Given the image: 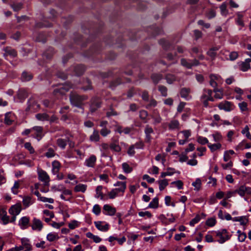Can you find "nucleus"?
<instances>
[{"label":"nucleus","mask_w":251,"mask_h":251,"mask_svg":"<svg viewBox=\"0 0 251 251\" xmlns=\"http://www.w3.org/2000/svg\"><path fill=\"white\" fill-rule=\"evenodd\" d=\"M218 107L220 109H223L226 111H230L233 109L232 103L227 101L220 103Z\"/></svg>","instance_id":"obj_8"},{"label":"nucleus","mask_w":251,"mask_h":251,"mask_svg":"<svg viewBox=\"0 0 251 251\" xmlns=\"http://www.w3.org/2000/svg\"><path fill=\"white\" fill-rule=\"evenodd\" d=\"M36 118L39 120L45 121L49 120V116L46 113H39L36 115Z\"/></svg>","instance_id":"obj_36"},{"label":"nucleus","mask_w":251,"mask_h":251,"mask_svg":"<svg viewBox=\"0 0 251 251\" xmlns=\"http://www.w3.org/2000/svg\"><path fill=\"white\" fill-rule=\"evenodd\" d=\"M87 99V97L86 96H81L75 94H71L70 96L71 103L78 107H80L83 104V101Z\"/></svg>","instance_id":"obj_1"},{"label":"nucleus","mask_w":251,"mask_h":251,"mask_svg":"<svg viewBox=\"0 0 251 251\" xmlns=\"http://www.w3.org/2000/svg\"><path fill=\"white\" fill-rule=\"evenodd\" d=\"M159 43L165 49H167L170 46V43L164 39L160 40Z\"/></svg>","instance_id":"obj_53"},{"label":"nucleus","mask_w":251,"mask_h":251,"mask_svg":"<svg viewBox=\"0 0 251 251\" xmlns=\"http://www.w3.org/2000/svg\"><path fill=\"white\" fill-rule=\"evenodd\" d=\"M251 62V58L246 59L245 61L241 62L239 65L240 70L245 72L250 68V62Z\"/></svg>","instance_id":"obj_10"},{"label":"nucleus","mask_w":251,"mask_h":251,"mask_svg":"<svg viewBox=\"0 0 251 251\" xmlns=\"http://www.w3.org/2000/svg\"><path fill=\"white\" fill-rule=\"evenodd\" d=\"M219 76L216 75H210V84L213 87H216L217 86V83L215 81V80H217Z\"/></svg>","instance_id":"obj_25"},{"label":"nucleus","mask_w":251,"mask_h":251,"mask_svg":"<svg viewBox=\"0 0 251 251\" xmlns=\"http://www.w3.org/2000/svg\"><path fill=\"white\" fill-rule=\"evenodd\" d=\"M12 114L11 113H7L5 115V123L8 125H10L12 124L13 120L11 119Z\"/></svg>","instance_id":"obj_35"},{"label":"nucleus","mask_w":251,"mask_h":251,"mask_svg":"<svg viewBox=\"0 0 251 251\" xmlns=\"http://www.w3.org/2000/svg\"><path fill=\"white\" fill-rule=\"evenodd\" d=\"M101 101L98 98H94L92 99L90 105V111L91 113L95 112L100 107Z\"/></svg>","instance_id":"obj_6"},{"label":"nucleus","mask_w":251,"mask_h":251,"mask_svg":"<svg viewBox=\"0 0 251 251\" xmlns=\"http://www.w3.org/2000/svg\"><path fill=\"white\" fill-rule=\"evenodd\" d=\"M122 167L123 169L124 170V172L126 173H129L132 171V168H131L129 165L126 163H124L122 164Z\"/></svg>","instance_id":"obj_41"},{"label":"nucleus","mask_w":251,"mask_h":251,"mask_svg":"<svg viewBox=\"0 0 251 251\" xmlns=\"http://www.w3.org/2000/svg\"><path fill=\"white\" fill-rule=\"evenodd\" d=\"M102 189V187L101 186H98L96 188V196L97 198L100 197L101 199H103V196L102 195L101 190Z\"/></svg>","instance_id":"obj_40"},{"label":"nucleus","mask_w":251,"mask_h":251,"mask_svg":"<svg viewBox=\"0 0 251 251\" xmlns=\"http://www.w3.org/2000/svg\"><path fill=\"white\" fill-rule=\"evenodd\" d=\"M19 187L20 182L19 181H15L13 187L12 188V191L14 194H17L18 193L17 189L19 188Z\"/></svg>","instance_id":"obj_51"},{"label":"nucleus","mask_w":251,"mask_h":251,"mask_svg":"<svg viewBox=\"0 0 251 251\" xmlns=\"http://www.w3.org/2000/svg\"><path fill=\"white\" fill-rule=\"evenodd\" d=\"M221 13L223 16H226L228 14V10L226 9V5L225 3H223L220 6Z\"/></svg>","instance_id":"obj_34"},{"label":"nucleus","mask_w":251,"mask_h":251,"mask_svg":"<svg viewBox=\"0 0 251 251\" xmlns=\"http://www.w3.org/2000/svg\"><path fill=\"white\" fill-rule=\"evenodd\" d=\"M71 86H69L68 87L62 86L60 87L59 89H55L53 93L55 95H56L57 93H59L60 94H63L64 93L65 91H67L69 90L70 88H71Z\"/></svg>","instance_id":"obj_24"},{"label":"nucleus","mask_w":251,"mask_h":251,"mask_svg":"<svg viewBox=\"0 0 251 251\" xmlns=\"http://www.w3.org/2000/svg\"><path fill=\"white\" fill-rule=\"evenodd\" d=\"M216 12L213 9L210 10L206 14L207 17L210 19L216 16Z\"/></svg>","instance_id":"obj_54"},{"label":"nucleus","mask_w":251,"mask_h":251,"mask_svg":"<svg viewBox=\"0 0 251 251\" xmlns=\"http://www.w3.org/2000/svg\"><path fill=\"white\" fill-rule=\"evenodd\" d=\"M31 227L33 230L40 231L43 227V224L40 220L35 218L33 219Z\"/></svg>","instance_id":"obj_9"},{"label":"nucleus","mask_w":251,"mask_h":251,"mask_svg":"<svg viewBox=\"0 0 251 251\" xmlns=\"http://www.w3.org/2000/svg\"><path fill=\"white\" fill-rule=\"evenodd\" d=\"M216 236L220 238V239L218 240V242L221 244L224 243L226 241L229 239L230 237V236L227 234V231L225 229L216 232Z\"/></svg>","instance_id":"obj_3"},{"label":"nucleus","mask_w":251,"mask_h":251,"mask_svg":"<svg viewBox=\"0 0 251 251\" xmlns=\"http://www.w3.org/2000/svg\"><path fill=\"white\" fill-rule=\"evenodd\" d=\"M145 132L146 134V139L148 142H150L151 139V134L153 132V129L151 127L147 126Z\"/></svg>","instance_id":"obj_23"},{"label":"nucleus","mask_w":251,"mask_h":251,"mask_svg":"<svg viewBox=\"0 0 251 251\" xmlns=\"http://www.w3.org/2000/svg\"><path fill=\"white\" fill-rule=\"evenodd\" d=\"M121 83H122V81L121 80V79L120 78H117L115 80L111 82V83H110V87L112 89H113L116 86H117V85H119Z\"/></svg>","instance_id":"obj_48"},{"label":"nucleus","mask_w":251,"mask_h":251,"mask_svg":"<svg viewBox=\"0 0 251 251\" xmlns=\"http://www.w3.org/2000/svg\"><path fill=\"white\" fill-rule=\"evenodd\" d=\"M29 222V219L27 217H24L21 219L19 222V225L21 228L23 229H25L27 227Z\"/></svg>","instance_id":"obj_19"},{"label":"nucleus","mask_w":251,"mask_h":251,"mask_svg":"<svg viewBox=\"0 0 251 251\" xmlns=\"http://www.w3.org/2000/svg\"><path fill=\"white\" fill-rule=\"evenodd\" d=\"M157 182L159 185V190L160 191H162L168 185V180L166 179L160 180Z\"/></svg>","instance_id":"obj_26"},{"label":"nucleus","mask_w":251,"mask_h":251,"mask_svg":"<svg viewBox=\"0 0 251 251\" xmlns=\"http://www.w3.org/2000/svg\"><path fill=\"white\" fill-rule=\"evenodd\" d=\"M165 78L169 84L173 83L176 79L174 75L170 74L166 75Z\"/></svg>","instance_id":"obj_32"},{"label":"nucleus","mask_w":251,"mask_h":251,"mask_svg":"<svg viewBox=\"0 0 251 251\" xmlns=\"http://www.w3.org/2000/svg\"><path fill=\"white\" fill-rule=\"evenodd\" d=\"M142 99L145 101H148L149 99V95L148 92L147 91H144L142 92V95H141Z\"/></svg>","instance_id":"obj_63"},{"label":"nucleus","mask_w":251,"mask_h":251,"mask_svg":"<svg viewBox=\"0 0 251 251\" xmlns=\"http://www.w3.org/2000/svg\"><path fill=\"white\" fill-rule=\"evenodd\" d=\"M181 64L182 66L186 67L187 68L191 69L192 68L190 60L187 61L186 59L182 58L181 59Z\"/></svg>","instance_id":"obj_37"},{"label":"nucleus","mask_w":251,"mask_h":251,"mask_svg":"<svg viewBox=\"0 0 251 251\" xmlns=\"http://www.w3.org/2000/svg\"><path fill=\"white\" fill-rule=\"evenodd\" d=\"M158 90L162 96L166 97L167 96V88L165 86L159 85L158 86Z\"/></svg>","instance_id":"obj_39"},{"label":"nucleus","mask_w":251,"mask_h":251,"mask_svg":"<svg viewBox=\"0 0 251 251\" xmlns=\"http://www.w3.org/2000/svg\"><path fill=\"white\" fill-rule=\"evenodd\" d=\"M219 47H214L210 48L207 52V54L212 59L214 60L217 55V51L219 50Z\"/></svg>","instance_id":"obj_14"},{"label":"nucleus","mask_w":251,"mask_h":251,"mask_svg":"<svg viewBox=\"0 0 251 251\" xmlns=\"http://www.w3.org/2000/svg\"><path fill=\"white\" fill-rule=\"evenodd\" d=\"M5 51L4 55H9L12 57H15L17 55V51L10 47H6L3 49Z\"/></svg>","instance_id":"obj_13"},{"label":"nucleus","mask_w":251,"mask_h":251,"mask_svg":"<svg viewBox=\"0 0 251 251\" xmlns=\"http://www.w3.org/2000/svg\"><path fill=\"white\" fill-rule=\"evenodd\" d=\"M33 78V75L29 72H24L22 75V80L23 81H27L31 80Z\"/></svg>","instance_id":"obj_20"},{"label":"nucleus","mask_w":251,"mask_h":251,"mask_svg":"<svg viewBox=\"0 0 251 251\" xmlns=\"http://www.w3.org/2000/svg\"><path fill=\"white\" fill-rule=\"evenodd\" d=\"M74 70L76 75H80L83 74L85 68L82 65H78L74 67Z\"/></svg>","instance_id":"obj_18"},{"label":"nucleus","mask_w":251,"mask_h":251,"mask_svg":"<svg viewBox=\"0 0 251 251\" xmlns=\"http://www.w3.org/2000/svg\"><path fill=\"white\" fill-rule=\"evenodd\" d=\"M100 139V136L99 131L97 130H94L93 134L90 136V140L92 142H98Z\"/></svg>","instance_id":"obj_22"},{"label":"nucleus","mask_w":251,"mask_h":251,"mask_svg":"<svg viewBox=\"0 0 251 251\" xmlns=\"http://www.w3.org/2000/svg\"><path fill=\"white\" fill-rule=\"evenodd\" d=\"M208 91H212L210 89H204L203 90V94L201 96V100L203 104V105L205 107H207L208 105V95L209 93L208 92Z\"/></svg>","instance_id":"obj_11"},{"label":"nucleus","mask_w":251,"mask_h":251,"mask_svg":"<svg viewBox=\"0 0 251 251\" xmlns=\"http://www.w3.org/2000/svg\"><path fill=\"white\" fill-rule=\"evenodd\" d=\"M179 126V122L177 120L172 121L169 124V128L172 129L178 128Z\"/></svg>","instance_id":"obj_38"},{"label":"nucleus","mask_w":251,"mask_h":251,"mask_svg":"<svg viewBox=\"0 0 251 251\" xmlns=\"http://www.w3.org/2000/svg\"><path fill=\"white\" fill-rule=\"evenodd\" d=\"M23 204L25 206H28L31 203V198L29 196L25 197L23 199Z\"/></svg>","instance_id":"obj_49"},{"label":"nucleus","mask_w":251,"mask_h":251,"mask_svg":"<svg viewBox=\"0 0 251 251\" xmlns=\"http://www.w3.org/2000/svg\"><path fill=\"white\" fill-rule=\"evenodd\" d=\"M47 238L49 241H53L55 239H58V237L57 234L55 233H49L48 234Z\"/></svg>","instance_id":"obj_45"},{"label":"nucleus","mask_w":251,"mask_h":251,"mask_svg":"<svg viewBox=\"0 0 251 251\" xmlns=\"http://www.w3.org/2000/svg\"><path fill=\"white\" fill-rule=\"evenodd\" d=\"M96 161V157L94 155H91L86 160V165L88 167H93Z\"/></svg>","instance_id":"obj_21"},{"label":"nucleus","mask_w":251,"mask_h":251,"mask_svg":"<svg viewBox=\"0 0 251 251\" xmlns=\"http://www.w3.org/2000/svg\"><path fill=\"white\" fill-rule=\"evenodd\" d=\"M103 210L107 212V214L110 216L114 215L116 212L115 208L112 207L108 204H105L103 206Z\"/></svg>","instance_id":"obj_17"},{"label":"nucleus","mask_w":251,"mask_h":251,"mask_svg":"<svg viewBox=\"0 0 251 251\" xmlns=\"http://www.w3.org/2000/svg\"><path fill=\"white\" fill-rule=\"evenodd\" d=\"M86 185L84 184H79L77 185L75 187V192H84L86 190Z\"/></svg>","instance_id":"obj_30"},{"label":"nucleus","mask_w":251,"mask_h":251,"mask_svg":"<svg viewBox=\"0 0 251 251\" xmlns=\"http://www.w3.org/2000/svg\"><path fill=\"white\" fill-rule=\"evenodd\" d=\"M25 147L31 153H32L34 152V150L32 147L31 145V144L29 142H26L25 144Z\"/></svg>","instance_id":"obj_61"},{"label":"nucleus","mask_w":251,"mask_h":251,"mask_svg":"<svg viewBox=\"0 0 251 251\" xmlns=\"http://www.w3.org/2000/svg\"><path fill=\"white\" fill-rule=\"evenodd\" d=\"M121 185V188L113 189L108 193L110 199H113L116 197L118 192H124L126 189V182L118 181L114 184V186Z\"/></svg>","instance_id":"obj_2"},{"label":"nucleus","mask_w":251,"mask_h":251,"mask_svg":"<svg viewBox=\"0 0 251 251\" xmlns=\"http://www.w3.org/2000/svg\"><path fill=\"white\" fill-rule=\"evenodd\" d=\"M43 127L40 126H36L32 128V130H35L37 133V136L41 137L40 133H42L43 131Z\"/></svg>","instance_id":"obj_52"},{"label":"nucleus","mask_w":251,"mask_h":251,"mask_svg":"<svg viewBox=\"0 0 251 251\" xmlns=\"http://www.w3.org/2000/svg\"><path fill=\"white\" fill-rule=\"evenodd\" d=\"M197 142L201 145H205L208 143L207 139L201 136H199L198 137Z\"/></svg>","instance_id":"obj_43"},{"label":"nucleus","mask_w":251,"mask_h":251,"mask_svg":"<svg viewBox=\"0 0 251 251\" xmlns=\"http://www.w3.org/2000/svg\"><path fill=\"white\" fill-rule=\"evenodd\" d=\"M215 224L216 220L214 218L208 219L206 222V225L209 226H213L215 225Z\"/></svg>","instance_id":"obj_55"},{"label":"nucleus","mask_w":251,"mask_h":251,"mask_svg":"<svg viewBox=\"0 0 251 251\" xmlns=\"http://www.w3.org/2000/svg\"><path fill=\"white\" fill-rule=\"evenodd\" d=\"M151 78L152 82L157 84L161 79H163V76L161 74H153L151 75Z\"/></svg>","instance_id":"obj_16"},{"label":"nucleus","mask_w":251,"mask_h":251,"mask_svg":"<svg viewBox=\"0 0 251 251\" xmlns=\"http://www.w3.org/2000/svg\"><path fill=\"white\" fill-rule=\"evenodd\" d=\"M192 185L195 187V190H199L201 186V181L199 178H197L195 182L192 183Z\"/></svg>","instance_id":"obj_44"},{"label":"nucleus","mask_w":251,"mask_h":251,"mask_svg":"<svg viewBox=\"0 0 251 251\" xmlns=\"http://www.w3.org/2000/svg\"><path fill=\"white\" fill-rule=\"evenodd\" d=\"M38 177L39 179L44 182L45 186H49L50 182V177L47 173L43 171L40 170L38 171Z\"/></svg>","instance_id":"obj_5"},{"label":"nucleus","mask_w":251,"mask_h":251,"mask_svg":"<svg viewBox=\"0 0 251 251\" xmlns=\"http://www.w3.org/2000/svg\"><path fill=\"white\" fill-rule=\"evenodd\" d=\"M94 224L96 227L100 230L106 231H107L109 229V225L107 224L102 226L101 225L102 222L100 221L95 222Z\"/></svg>","instance_id":"obj_15"},{"label":"nucleus","mask_w":251,"mask_h":251,"mask_svg":"<svg viewBox=\"0 0 251 251\" xmlns=\"http://www.w3.org/2000/svg\"><path fill=\"white\" fill-rule=\"evenodd\" d=\"M23 4L21 3H13L11 7L15 11H18L22 9Z\"/></svg>","instance_id":"obj_46"},{"label":"nucleus","mask_w":251,"mask_h":251,"mask_svg":"<svg viewBox=\"0 0 251 251\" xmlns=\"http://www.w3.org/2000/svg\"><path fill=\"white\" fill-rule=\"evenodd\" d=\"M101 135L103 136H106L110 133V130L106 128H102L100 131Z\"/></svg>","instance_id":"obj_64"},{"label":"nucleus","mask_w":251,"mask_h":251,"mask_svg":"<svg viewBox=\"0 0 251 251\" xmlns=\"http://www.w3.org/2000/svg\"><path fill=\"white\" fill-rule=\"evenodd\" d=\"M190 92V89L187 88H182L180 90V96L182 98H186Z\"/></svg>","instance_id":"obj_27"},{"label":"nucleus","mask_w":251,"mask_h":251,"mask_svg":"<svg viewBox=\"0 0 251 251\" xmlns=\"http://www.w3.org/2000/svg\"><path fill=\"white\" fill-rule=\"evenodd\" d=\"M40 107V105L36 100L33 99H30L28 102V106L26 110H32L33 111H37Z\"/></svg>","instance_id":"obj_7"},{"label":"nucleus","mask_w":251,"mask_h":251,"mask_svg":"<svg viewBox=\"0 0 251 251\" xmlns=\"http://www.w3.org/2000/svg\"><path fill=\"white\" fill-rule=\"evenodd\" d=\"M52 171L54 173H57L59 172L60 168V163L57 161H54L52 163Z\"/></svg>","instance_id":"obj_33"},{"label":"nucleus","mask_w":251,"mask_h":251,"mask_svg":"<svg viewBox=\"0 0 251 251\" xmlns=\"http://www.w3.org/2000/svg\"><path fill=\"white\" fill-rule=\"evenodd\" d=\"M54 155L55 153L54 150L51 148H50L46 153V156L48 157H52L54 156Z\"/></svg>","instance_id":"obj_60"},{"label":"nucleus","mask_w":251,"mask_h":251,"mask_svg":"<svg viewBox=\"0 0 251 251\" xmlns=\"http://www.w3.org/2000/svg\"><path fill=\"white\" fill-rule=\"evenodd\" d=\"M21 211V204H17L13 205L9 210V212L11 215H17Z\"/></svg>","instance_id":"obj_12"},{"label":"nucleus","mask_w":251,"mask_h":251,"mask_svg":"<svg viewBox=\"0 0 251 251\" xmlns=\"http://www.w3.org/2000/svg\"><path fill=\"white\" fill-rule=\"evenodd\" d=\"M235 193L239 194L240 196H244L246 194H251V188L245 185L240 186L238 189L234 190Z\"/></svg>","instance_id":"obj_4"},{"label":"nucleus","mask_w":251,"mask_h":251,"mask_svg":"<svg viewBox=\"0 0 251 251\" xmlns=\"http://www.w3.org/2000/svg\"><path fill=\"white\" fill-rule=\"evenodd\" d=\"M57 144L59 147L62 149H64L65 148L67 145L66 140L62 139H58L57 140Z\"/></svg>","instance_id":"obj_42"},{"label":"nucleus","mask_w":251,"mask_h":251,"mask_svg":"<svg viewBox=\"0 0 251 251\" xmlns=\"http://www.w3.org/2000/svg\"><path fill=\"white\" fill-rule=\"evenodd\" d=\"M21 241L24 248L25 247L26 250H31V246L29 243V240L28 239L26 238H23L22 239Z\"/></svg>","instance_id":"obj_28"},{"label":"nucleus","mask_w":251,"mask_h":251,"mask_svg":"<svg viewBox=\"0 0 251 251\" xmlns=\"http://www.w3.org/2000/svg\"><path fill=\"white\" fill-rule=\"evenodd\" d=\"M237 233H238V240L240 242H243L245 241L246 238V234L245 233H242L240 230L237 231Z\"/></svg>","instance_id":"obj_47"},{"label":"nucleus","mask_w":251,"mask_h":251,"mask_svg":"<svg viewBox=\"0 0 251 251\" xmlns=\"http://www.w3.org/2000/svg\"><path fill=\"white\" fill-rule=\"evenodd\" d=\"M235 221H239L240 222L241 225H245L247 223L248 220L246 217H242L239 219L236 218Z\"/></svg>","instance_id":"obj_58"},{"label":"nucleus","mask_w":251,"mask_h":251,"mask_svg":"<svg viewBox=\"0 0 251 251\" xmlns=\"http://www.w3.org/2000/svg\"><path fill=\"white\" fill-rule=\"evenodd\" d=\"M158 206V199L155 198L153 199L152 201L150 203L149 207L152 208H156Z\"/></svg>","instance_id":"obj_31"},{"label":"nucleus","mask_w":251,"mask_h":251,"mask_svg":"<svg viewBox=\"0 0 251 251\" xmlns=\"http://www.w3.org/2000/svg\"><path fill=\"white\" fill-rule=\"evenodd\" d=\"M27 96V92L25 90H21L19 91L18 97L20 99H25Z\"/></svg>","instance_id":"obj_57"},{"label":"nucleus","mask_w":251,"mask_h":251,"mask_svg":"<svg viewBox=\"0 0 251 251\" xmlns=\"http://www.w3.org/2000/svg\"><path fill=\"white\" fill-rule=\"evenodd\" d=\"M171 184H175L178 188V189H180L182 188L183 186V182L181 180H177L176 181H173L171 183Z\"/></svg>","instance_id":"obj_59"},{"label":"nucleus","mask_w":251,"mask_h":251,"mask_svg":"<svg viewBox=\"0 0 251 251\" xmlns=\"http://www.w3.org/2000/svg\"><path fill=\"white\" fill-rule=\"evenodd\" d=\"M110 148L111 150L117 152H119L121 151V147L118 144L115 143L111 144L110 146Z\"/></svg>","instance_id":"obj_50"},{"label":"nucleus","mask_w":251,"mask_h":251,"mask_svg":"<svg viewBox=\"0 0 251 251\" xmlns=\"http://www.w3.org/2000/svg\"><path fill=\"white\" fill-rule=\"evenodd\" d=\"M208 146L210 149L211 151L212 152H214L217 150L220 149L221 148L222 145L220 143H217L214 144H208Z\"/></svg>","instance_id":"obj_29"},{"label":"nucleus","mask_w":251,"mask_h":251,"mask_svg":"<svg viewBox=\"0 0 251 251\" xmlns=\"http://www.w3.org/2000/svg\"><path fill=\"white\" fill-rule=\"evenodd\" d=\"M200 217L199 215L196 216L195 218L193 219L190 222V225L191 226H194L196 224L198 223L200 221Z\"/></svg>","instance_id":"obj_56"},{"label":"nucleus","mask_w":251,"mask_h":251,"mask_svg":"<svg viewBox=\"0 0 251 251\" xmlns=\"http://www.w3.org/2000/svg\"><path fill=\"white\" fill-rule=\"evenodd\" d=\"M93 212L96 215H99L100 212V208L98 204H95L93 208Z\"/></svg>","instance_id":"obj_62"}]
</instances>
